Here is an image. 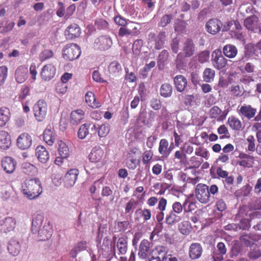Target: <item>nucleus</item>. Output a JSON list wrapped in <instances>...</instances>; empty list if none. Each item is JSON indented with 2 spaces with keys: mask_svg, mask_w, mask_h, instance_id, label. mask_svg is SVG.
Returning a JSON list of instances; mask_svg holds the SVG:
<instances>
[{
  "mask_svg": "<svg viewBox=\"0 0 261 261\" xmlns=\"http://www.w3.org/2000/svg\"><path fill=\"white\" fill-rule=\"evenodd\" d=\"M22 188L24 195L30 200L38 198L42 192L41 181L37 178L26 179Z\"/></svg>",
  "mask_w": 261,
  "mask_h": 261,
  "instance_id": "obj_1",
  "label": "nucleus"
},
{
  "mask_svg": "<svg viewBox=\"0 0 261 261\" xmlns=\"http://www.w3.org/2000/svg\"><path fill=\"white\" fill-rule=\"evenodd\" d=\"M81 54L80 47L73 43L67 44L63 49V57L66 60H74L79 58Z\"/></svg>",
  "mask_w": 261,
  "mask_h": 261,
  "instance_id": "obj_2",
  "label": "nucleus"
},
{
  "mask_svg": "<svg viewBox=\"0 0 261 261\" xmlns=\"http://www.w3.org/2000/svg\"><path fill=\"white\" fill-rule=\"evenodd\" d=\"M196 50V47L193 40L189 38H187L183 43L181 52L177 56L176 59V65H178V58L180 56L185 58H190L195 54Z\"/></svg>",
  "mask_w": 261,
  "mask_h": 261,
  "instance_id": "obj_3",
  "label": "nucleus"
},
{
  "mask_svg": "<svg viewBox=\"0 0 261 261\" xmlns=\"http://www.w3.org/2000/svg\"><path fill=\"white\" fill-rule=\"evenodd\" d=\"M34 117L37 121H42L46 117L47 105L43 99L38 100L33 107Z\"/></svg>",
  "mask_w": 261,
  "mask_h": 261,
  "instance_id": "obj_4",
  "label": "nucleus"
},
{
  "mask_svg": "<svg viewBox=\"0 0 261 261\" xmlns=\"http://www.w3.org/2000/svg\"><path fill=\"white\" fill-rule=\"evenodd\" d=\"M244 27L249 31L253 33H261V22L255 15H252L246 18L244 20Z\"/></svg>",
  "mask_w": 261,
  "mask_h": 261,
  "instance_id": "obj_5",
  "label": "nucleus"
},
{
  "mask_svg": "<svg viewBox=\"0 0 261 261\" xmlns=\"http://www.w3.org/2000/svg\"><path fill=\"white\" fill-rule=\"evenodd\" d=\"M211 61L214 67L218 70L224 68L227 64V60L222 55L220 49H216L212 52Z\"/></svg>",
  "mask_w": 261,
  "mask_h": 261,
  "instance_id": "obj_6",
  "label": "nucleus"
},
{
  "mask_svg": "<svg viewBox=\"0 0 261 261\" xmlns=\"http://www.w3.org/2000/svg\"><path fill=\"white\" fill-rule=\"evenodd\" d=\"M195 196L202 203H207L210 201L208 187L203 184H198L195 188Z\"/></svg>",
  "mask_w": 261,
  "mask_h": 261,
  "instance_id": "obj_7",
  "label": "nucleus"
},
{
  "mask_svg": "<svg viewBox=\"0 0 261 261\" xmlns=\"http://www.w3.org/2000/svg\"><path fill=\"white\" fill-rule=\"evenodd\" d=\"M166 247L158 246L152 249L148 256V261H164L166 259Z\"/></svg>",
  "mask_w": 261,
  "mask_h": 261,
  "instance_id": "obj_8",
  "label": "nucleus"
},
{
  "mask_svg": "<svg viewBox=\"0 0 261 261\" xmlns=\"http://www.w3.org/2000/svg\"><path fill=\"white\" fill-rule=\"evenodd\" d=\"M112 45V40L108 35H101L95 39L93 43L95 49L103 51L109 49Z\"/></svg>",
  "mask_w": 261,
  "mask_h": 261,
  "instance_id": "obj_9",
  "label": "nucleus"
},
{
  "mask_svg": "<svg viewBox=\"0 0 261 261\" xmlns=\"http://www.w3.org/2000/svg\"><path fill=\"white\" fill-rule=\"evenodd\" d=\"M148 39L154 41V48L156 49H161L166 41V34L165 31H161L156 36L155 34L151 32L148 35Z\"/></svg>",
  "mask_w": 261,
  "mask_h": 261,
  "instance_id": "obj_10",
  "label": "nucleus"
},
{
  "mask_svg": "<svg viewBox=\"0 0 261 261\" xmlns=\"http://www.w3.org/2000/svg\"><path fill=\"white\" fill-rule=\"evenodd\" d=\"M53 232L52 225L49 222L45 223L39 232H36L38 241H45L50 239Z\"/></svg>",
  "mask_w": 261,
  "mask_h": 261,
  "instance_id": "obj_11",
  "label": "nucleus"
},
{
  "mask_svg": "<svg viewBox=\"0 0 261 261\" xmlns=\"http://www.w3.org/2000/svg\"><path fill=\"white\" fill-rule=\"evenodd\" d=\"M138 152V149L136 147L132 148L128 151L126 164L130 169H136L140 163V160L137 157Z\"/></svg>",
  "mask_w": 261,
  "mask_h": 261,
  "instance_id": "obj_12",
  "label": "nucleus"
},
{
  "mask_svg": "<svg viewBox=\"0 0 261 261\" xmlns=\"http://www.w3.org/2000/svg\"><path fill=\"white\" fill-rule=\"evenodd\" d=\"M16 223L15 219L11 217H7L0 220V232L7 233L13 230Z\"/></svg>",
  "mask_w": 261,
  "mask_h": 261,
  "instance_id": "obj_13",
  "label": "nucleus"
},
{
  "mask_svg": "<svg viewBox=\"0 0 261 261\" xmlns=\"http://www.w3.org/2000/svg\"><path fill=\"white\" fill-rule=\"evenodd\" d=\"M16 144L17 147L21 150L29 149L32 144V138L28 133H22L17 138Z\"/></svg>",
  "mask_w": 261,
  "mask_h": 261,
  "instance_id": "obj_14",
  "label": "nucleus"
},
{
  "mask_svg": "<svg viewBox=\"0 0 261 261\" xmlns=\"http://www.w3.org/2000/svg\"><path fill=\"white\" fill-rule=\"evenodd\" d=\"M222 27V22L217 18L210 19L205 24L206 31L212 35L219 33Z\"/></svg>",
  "mask_w": 261,
  "mask_h": 261,
  "instance_id": "obj_15",
  "label": "nucleus"
},
{
  "mask_svg": "<svg viewBox=\"0 0 261 261\" xmlns=\"http://www.w3.org/2000/svg\"><path fill=\"white\" fill-rule=\"evenodd\" d=\"M56 69L52 64H47L45 65L42 68L40 75L42 79L44 81H49L55 75Z\"/></svg>",
  "mask_w": 261,
  "mask_h": 261,
  "instance_id": "obj_16",
  "label": "nucleus"
},
{
  "mask_svg": "<svg viewBox=\"0 0 261 261\" xmlns=\"http://www.w3.org/2000/svg\"><path fill=\"white\" fill-rule=\"evenodd\" d=\"M79 173V171L76 169H70L66 173L63 181L66 187H71L75 184Z\"/></svg>",
  "mask_w": 261,
  "mask_h": 261,
  "instance_id": "obj_17",
  "label": "nucleus"
},
{
  "mask_svg": "<svg viewBox=\"0 0 261 261\" xmlns=\"http://www.w3.org/2000/svg\"><path fill=\"white\" fill-rule=\"evenodd\" d=\"M238 112L242 118H246L250 120L255 116L256 110L250 105H244L240 107Z\"/></svg>",
  "mask_w": 261,
  "mask_h": 261,
  "instance_id": "obj_18",
  "label": "nucleus"
},
{
  "mask_svg": "<svg viewBox=\"0 0 261 261\" xmlns=\"http://www.w3.org/2000/svg\"><path fill=\"white\" fill-rule=\"evenodd\" d=\"M81 33V29L76 23H72L69 25L64 32L66 39L68 40H72L79 37Z\"/></svg>",
  "mask_w": 261,
  "mask_h": 261,
  "instance_id": "obj_19",
  "label": "nucleus"
},
{
  "mask_svg": "<svg viewBox=\"0 0 261 261\" xmlns=\"http://www.w3.org/2000/svg\"><path fill=\"white\" fill-rule=\"evenodd\" d=\"M203 248L201 245L198 243H192L189 249V257L192 259L199 258L202 254Z\"/></svg>",
  "mask_w": 261,
  "mask_h": 261,
  "instance_id": "obj_20",
  "label": "nucleus"
},
{
  "mask_svg": "<svg viewBox=\"0 0 261 261\" xmlns=\"http://www.w3.org/2000/svg\"><path fill=\"white\" fill-rule=\"evenodd\" d=\"M91 134L96 135L97 133L100 138L106 137L110 131V125L108 123H105L97 127L92 124L91 127Z\"/></svg>",
  "mask_w": 261,
  "mask_h": 261,
  "instance_id": "obj_21",
  "label": "nucleus"
},
{
  "mask_svg": "<svg viewBox=\"0 0 261 261\" xmlns=\"http://www.w3.org/2000/svg\"><path fill=\"white\" fill-rule=\"evenodd\" d=\"M216 174L218 178L224 179L223 182L225 186H231L233 184L234 178L232 176H229V173L223 170L221 167H218L216 169Z\"/></svg>",
  "mask_w": 261,
  "mask_h": 261,
  "instance_id": "obj_22",
  "label": "nucleus"
},
{
  "mask_svg": "<svg viewBox=\"0 0 261 261\" xmlns=\"http://www.w3.org/2000/svg\"><path fill=\"white\" fill-rule=\"evenodd\" d=\"M16 162L11 157L6 156L2 161V166L6 172L11 173L16 168Z\"/></svg>",
  "mask_w": 261,
  "mask_h": 261,
  "instance_id": "obj_23",
  "label": "nucleus"
},
{
  "mask_svg": "<svg viewBox=\"0 0 261 261\" xmlns=\"http://www.w3.org/2000/svg\"><path fill=\"white\" fill-rule=\"evenodd\" d=\"M173 81L175 87L178 92H183L187 87V79L183 75H176L173 79Z\"/></svg>",
  "mask_w": 261,
  "mask_h": 261,
  "instance_id": "obj_24",
  "label": "nucleus"
},
{
  "mask_svg": "<svg viewBox=\"0 0 261 261\" xmlns=\"http://www.w3.org/2000/svg\"><path fill=\"white\" fill-rule=\"evenodd\" d=\"M150 243L148 240H143L139 245L138 256L142 259L146 258L149 254Z\"/></svg>",
  "mask_w": 261,
  "mask_h": 261,
  "instance_id": "obj_25",
  "label": "nucleus"
},
{
  "mask_svg": "<svg viewBox=\"0 0 261 261\" xmlns=\"http://www.w3.org/2000/svg\"><path fill=\"white\" fill-rule=\"evenodd\" d=\"M28 70L27 67L24 66H19L16 70L15 72V78L16 81L21 84L24 83L28 77Z\"/></svg>",
  "mask_w": 261,
  "mask_h": 261,
  "instance_id": "obj_26",
  "label": "nucleus"
},
{
  "mask_svg": "<svg viewBox=\"0 0 261 261\" xmlns=\"http://www.w3.org/2000/svg\"><path fill=\"white\" fill-rule=\"evenodd\" d=\"M167 205V200L162 197L159 199L157 209L159 211L156 214V218L158 222H161L165 217L164 211L166 210Z\"/></svg>",
  "mask_w": 261,
  "mask_h": 261,
  "instance_id": "obj_27",
  "label": "nucleus"
},
{
  "mask_svg": "<svg viewBox=\"0 0 261 261\" xmlns=\"http://www.w3.org/2000/svg\"><path fill=\"white\" fill-rule=\"evenodd\" d=\"M11 145V139L9 134L5 130L0 131V148L2 149H8Z\"/></svg>",
  "mask_w": 261,
  "mask_h": 261,
  "instance_id": "obj_28",
  "label": "nucleus"
},
{
  "mask_svg": "<svg viewBox=\"0 0 261 261\" xmlns=\"http://www.w3.org/2000/svg\"><path fill=\"white\" fill-rule=\"evenodd\" d=\"M36 155L39 161L43 163H45L49 158L48 151L43 146H38L36 149Z\"/></svg>",
  "mask_w": 261,
  "mask_h": 261,
  "instance_id": "obj_29",
  "label": "nucleus"
},
{
  "mask_svg": "<svg viewBox=\"0 0 261 261\" xmlns=\"http://www.w3.org/2000/svg\"><path fill=\"white\" fill-rule=\"evenodd\" d=\"M85 118V112L81 109L72 111L70 114V122L77 125Z\"/></svg>",
  "mask_w": 261,
  "mask_h": 261,
  "instance_id": "obj_30",
  "label": "nucleus"
},
{
  "mask_svg": "<svg viewBox=\"0 0 261 261\" xmlns=\"http://www.w3.org/2000/svg\"><path fill=\"white\" fill-rule=\"evenodd\" d=\"M227 124L232 130L239 132L242 129V123L241 120L235 116L228 117Z\"/></svg>",
  "mask_w": 261,
  "mask_h": 261,
  "instance_id": "obj_31",
  "label": "nucleus"
},
{
  "mask_svg": "<svg viewBox=\"0 0 261 261\" xmlns=\"http://www.w3.org/2000/svg\"><path fill=\"white\" fill-rule=\"evenodd\" d=\"M223 55L227 58L232 59L238 54V49L234 45L228 44L225 45L222 50Z\"/></svg>",
  "mask_w": 261,
  "mask_h": 261,
  "instance_id": "obj_32",
  "label": "nucleus"
},
{
  "mask_svg": "<svg viewBox=\"0 0 261 261\" xmlns=\"http://www.w3.org/2000/svg\"><path fill=\"white\" fill-rule=\"evenodd\" d=\"M43 221V216L40 214L35 215L33 216L32 222V232L33 234L39 232Z\"/></svg>",
  "mask_w": 261,
  "mask_h": 261,
  "instance_id": "obj_33",
  "label": "nucleus"
},
{
  "mask_svg": "<svg viewBox=\"0 0 261 261\" xmlns=\"http://www.w3.org/2000/svg\"><path fill=\"white\" fill-rule=\"evenodd\" d=\"M108 71L112 75L116 77L119 76L122 71L120 64L117 61H113L108 66Z\"/></svg>",
  "mask_w": 261,
  "mask_h": 261,
  "instance_id": "obj_34",
  "label": "nucleus"
},
{
  "mask_svg": "<svg viewBox=\"0 0 261 261\" xmlns=\"http://www.w3.org/2000/svg\"><path fill=\"white\" fill-rule=\"evenodd\" d=\"M85 97L86 102L89 107L96 109L100 106V103L96 100L95 95L93 92H87Z\"/></svg>",
  "mask_w": 261,
  "mask_h": 261,
  "instance_id": "obj_35",
  "label": "nucleus"
},
{
  "mask_svg": "<svg viewBox=\"0 0 261 261\" xmlns=\"http://www.w3.org/2000/svg\"><path fill=\"white\" fill-rule=\"evenodd\" d=\"M104 153V151L101 148H94L89 155V160L92 162H98L103 158Z\"/></svg>",
  "mask_w": 261,
  "mask_h": 261,
  "instance_id": "obj_36",
  "label": "nucleus"
},
{
  "mask_svg": "<svg viewBox=\"0 0 261 261\" xmlns=\"http://www.w3.org/2000/svg\"><path fill=\"white\" fill-rule=\"evenodd\" d=\"M11 114L10 110L6 107H2L0 108V126H5L9 121Z\"/></svg>",
  "mask_w": 261,
  "mask_h": 261,
  "instance_id": "obj_37",
  "label": "nucleus"
},
{
  "mask_svg": "<svg viewBox=\"0 0 261 261\" xmlns=\"http://www.w3.org/2000/svg\"><path fill=\"white\" fill-rule=\"evenodd\" d=\"M92 124H84L82 125L78 131L77 136L78 137L81 139L85 138L89 135L92 136L91 134V127Z\"/></svg>",
  "mask_w": 261,
  "mask_h": 261,
  "instance_id": "obj_38",
  "label": "nucleus"
},
{
  "mask_svg": "<svg viewBox=\"0 0 261 261\" xmlns=\"http://www.w3.org/2000/svg\"><path fill=\"white\" fill-rule=\"evenodd\" d=\"M180 217L170 211L167 213L165 217V222L167 224L170 226H172L175 224L176 223L180 221Z\"/></svg>",
  "mask_w": 261,
  "mask_h": 261,
  "instance_id": "obj_39",
  "label": "nucleus"
},
{
  "mask_svg": "<svg viewBox=\"0 0 261 261\" xmlns=\"http://www.w3.org/2000/svg\"><path fill=\"white\" fill-rule=\"evenodd\" d=\"M168 146L169 143L168 141L165 139H161L160 142L159 147V151L160 153L165 156L168 155L172 150L171 146L170 147Z\"/></svg>",
  "mask_w": 261,
  "mask_h": 261,
  "instance_id": "obj_40",
  "label": "nucleus"
},
{
  "mask_svg": "<svg viewBox=\"0 0 261 261\" xmlns=\"http://www.w3.org/2000/svg\"><path fill=\"white\" fill-rule=\"evenodd\" d=\"M222 110L218 106L213 107L209 111V116L211 118L217 119L218 121L223 120L225 119L226 115H220Z\"/></svg>",
  "mask_w": 261,
  "mask_h": 261,
  "instance_id": "obj_41",
  "label": "nucleus"
},
{
  "mask_svg": "<svg viewBox=\"0 0 261 261\" xmlns=\"http://www.w3.org/2000/svg\"><path fill=\"white\" fill-rule=\"evenodd\" d=\"M215 74V71L214 69L207 67L202 73L203 81L207 83H211L214 81Z\"/></svg>",
  "mask_w": 261,
  "mask_h": 261,
  "instance_id": "obj_42",
  "label": "nucleus"
},
{
  "mask_svg": "<svg viewBox=\"0 0 261 261\" xmlns=\"http://www.w3.org/2000/svg\"><path fill=\"white\" fill-rule=\"evenodd\" d=\"M117 247L119 254H125L127 250V241L126 238L120 237L118 239Z\"/></svg>",
  "mask_w": 261,
  "mask_h": 261,
  "instance_id": "obj_43",
  "label": "nucleus"
},
{
  "mask_svg": "<svg viewBox=\"0 0 261 261\" xmlns=\"http://www.w3.org/2000/svg\"><path fill=\"white\" fill-rule=\"evenodd\" d=\"M160 95L165 98L169 97L172 94L173 88L169 83H164L161 86Z\"/></svg>",
  "mask_w": 261,
  "mask_h": 261,
  "instance_id": "obj_44",
  "label": "nucleus"
},
{
  "mask_svg": "<svg viewBox=\"0 0 261 261\" xmlns=\"http://www.w3.org/2000/svg\"><path fill=\"white\" fill-rule=\"evenodd\" d=\"M58 144L59 155L63 158H68L70 154L69 149L66 144L62 140L58 141Z\"/></svg>",
  "mask_w": 261,
  "mask_h": 261,
  "instance_id": "obj_45",
  "label": "nucleus"
},
{
  "mask_svg": "<svg viewBox=\"0 0 261 261\" xmlns=\"http://www.w3.org/2000/svg\"><path fill=\"white\" fill-rule=\"evenodd\" d=\"M8 250L12 255H17L20 250L19 243L15 240H11L8 246Z\"/></svg>",
  "mask_w": 261,
  "mask_h": 261,
  "instance_id": "obj_46",
  "label": "nucleus"
},
{
  "mask_svg": "<svg viewBox=\"0 0 261 261\" xmlns=\"http://www.w3.org/2000/svg\"><path fill=\"white\" fill-rule=\"evenodd\" d=\"M43 140L48 145L51 146L55 142V137L53 131L46 128L43 133Z\"/></svg>",
  "mask_w": 261,
  "mask_h": 261,
  "instance_id": "obj_47",
  "label": "nucleus"
},
{
  "mask_svg": "<svg viewBox=\"0 0 261 261\" xmlns=\"http://www.w3.org/2000/svg\"><path fill=\"white\" fill-rule=\"evenodd\" d=\"M22 172L27 175H34L37 171V168L33 164L25 162L22 165Z\"/></svg>",
  "mask_w": 261,
  "mask_h": 261,
  "instance_id": "obj_48",
  "label": "nucleus"
},
{
  "mask_svg": "<svg viewBox=\"0 0 261 261\" xmlns=\"http://www.w3.org/2000/svg\"><path fill=\"white\" fill-rule=\"evenodd\" d=\"M178 229L182 234L188 235L191 231L192 226L189 221H184L179 224Z\"/></svg>",
  "mask_w": 261,
  "mask_h": 261,
  "instance_id": "obj_49",
  "label": "nucleus"
},
{
  "mask_svg": "<svg viewBox=\"0 0 261 261\" xmlns=\"http://www.w3.org/2000/svg\"><path fill=\"white\" fill-rule=\"evenodd\" d=\"M132 29L127 28V27H122L119 29L118 35L121 37H123L125 36H130L133 33H136V31L138 30V28L134 26L132 27Z\"/></svg>",
  "mask_w": 261,
  "mask_h": 261,
  "instance_id": "obj_50",
  "label": "nucleus"
},
{
  "mask_svg": "<svg viewBox=\"0 0 261 261\" xmlns=\"http://www.w3.org/2000/svg\"><path fill=\"white\" fill-rule=\"evenodd\" d=\"M188 202V200H185L183 204H181L180 202L178 201L174 202L172 205L171 211L179 216L182 211H184L185 206L187 205Z\"/></svg>",
  "mask_w": 261,
  "mask_h": 261,
  "instance_id": "obj_51",
  "label": "nucleus"
},
{
  "mask_svg": "<svg viewBox=\"0 0 261 261\" xmlns=\"http://www.w3.org/2000/svg\"><path fill=\"white\" fill-rule=\"evenodd\" d=\"M115 22L118 25L122 27H127L129 23L135 24L134 22L126 19L121 15H117L114 18Z\"/></svg>",
  "mask_w": 261,
  "mask_h": 261,
  "instance_id": "obj_52",
  "label": "nucleus"
},
{
  "mask_svg": "<svg viewBox=\"0 0 261 261\" xmlns=\"http://www.w3.org/2000/svg\"><path fill=\"white\" fill-rule=\"evenodd\" d=\"M153 152L151 150H146L142 155V163L144 165H148L152 160Z\"/></svg>",
  "mask_w": 261,
  "mask_h": 261,
  "instance_id": "obj_53",
  "label": "nucleus"
},
{
  "mask_svg": "<svg viewBox=\"0 0 261 261\" xmlns=\"http://www.w3.org/2000/svg\"><path fill=\"white\" fill-rule=\"evenodd\" d=\"M172 19L171 14H165L163 15L158 23L159 27L164 28L169 24Z\"/></svg>",
  "mask_w": 261,
  "mask_h": 261,
  "instance_id": "obj_54",
  "label": "nucleus"
},
{
  "mask_svg": "<svg viewBox=\"0 0 261 261\" xmlns=\"http://www.w3.org/2000/svg\"><path fill=\"white\" fill-rule=\"evenodd\" d=\"M143 40L141 39H137L135 41L132 47V50L134 54L136 55H139L143 46Z\"/></svg>",
  "mask_w": 261,
  "mask_h": 261,
  "instance_id": "obj_55",
  "label": "nucleus"
},
{
  "mask_svg": "<svg viewBox=\"0 0 261 261\" xmlns=\"http://www.w3.org/2000/svg\"><path fill=\"white\" fill-rule=\"evenodd\" d=\"M8 68L6 66L0 67V86L5 82L8 76Z\"/></svg>",
  "mask_w": 261,
  "mask_h": 261,
  "instance_id": "obj_56",
  "label": "nucleus"
},
{
  "mask_svg": "<svg viewBox=\"0 0 261 261\" xmlns=\"http://www.w3.org/2000/svg\"><path fill=\"white\" fill-rule=\"evenodd\" d=\"M54 56L53 51L50 49H45L39 55V59L41 62L51 58Z\"/></svg>",
  "mask_w": 261,
  "mask_h": 261,
  "instance_id": "obj_57",
  "label": "nucleus"
},
{
  "mask_svg": "<svg viewBox=\"0 0 261 261\" xmlns=\"http://www.w3.org/2000/svg\"><path fill=\"white\" fill-rule=\"evenodd\" d=\"M218 133L219 135H223L220 138L221 139L224 138H228L229 137V133L227 127L223 124L221 125L217 129Z\"/></svg>",
  "mask_w": 261,
  "mask_h": 261,
  "instance_id": "obj_58",
  "label": "nucleus"
},
{
  "mask_svg": "<svg viewBox=\"0 0 261 261\" xmlns=\"http://www.w3.org/2000/svg\"><path fill=\"white\" fill-rule=\"evenodd\" d=\"M261 256V251L258 248L251 249L248 253V257L251 259H257Z\"/></svg>",
  "mask_w": 261,
  "mask_h": 261,
  "instance_id": "obj_59",
  "label": "nucleus"
},
{
  "mask_svg": "<svg viewBox=\"0 0 261 261\" xmlns=\"http://www.w3.org/2000/svg\"><path fill=\"white\" fill-rule=\"evenodd\" d=\"M137 202L134 199H130L125 205V214L133 212L137 205Z\"/></svg>",
  "mask_w": 261,
  "mask_h": 261,
  "instance_id": "obj_60",
  "label": "nucleus"
},
{
  "mask_svg": "<svg viewBox=\"0 0 261 261\" xmlns=\"http://www.w3.org/2000/svg\"><path fill=\"white\" fill-rule=\"evenodd\" d=\"M210 58V52L204 50L198 54V61L201 63H205L208 61Z\"/></svg>",
  "mask_w": 261,
  "mask_h": 261,
  "instance_id": "obj_61",
  "label": "nucleus"
},
{
  "mask_svg": "<svg viewBox=\"0 0 261 261\" xmlns=\"http://www.w3.org/2000/svg\"><path fill=\"white\" fill-rule=\"evenodd\" d=\"M254 164V158H249L245 160H242L239 162V164L243 167L250 168L253 166Z\"/></svg>",
  "mask_w": 261,
  "mask_h": 261,
  "instance_id": "obj_62",
  "label": "nucleus"
},
{
  "mask_svg": "<svg viewBox=\"0 0 261 261\" xmlns=\"http://www.w3.org/2000/svg\"><path fill=\"white\" fill-rule=\"evenodd\" d=\"M95 24L97 29L105 30L109 27V23L103 19H99L95 21Z\"/></svg>",
  "mask_w": 261,
  "mask_h": 261,
  "instance_id": "obj_63",
  "label": "nucleus"
},
{
  "mask_svg": "<svg viewBox=\"0 0 261 261\" xmlns=\"http://www.w3.org/2000/svg\"><path fill=\"white\" fill-rule=\"evenodd\" d=\"M179 42L180 40L177 38H173L170 43V46L172 51L174 53L176 54L179 48Z\"/></svg>",
  "mask_w": 261,
  "mask_h": 261,
  "instance_id": "obj_64",
  "label": "nucleus"
}]
</instances>
